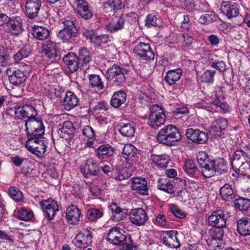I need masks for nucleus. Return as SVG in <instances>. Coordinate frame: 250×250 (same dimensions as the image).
Listing matches in <instances>:
<instances>
[{
	"label": "nucleus",
	"mask_w": 250,
	"mask_h": 250,
	"mask_svg": "<svg viewBox=\"0 0 250 250\" xmlns=\"http://www.w3.org/2000/svg\"><path fill=\"white\" fill-rule=\"evenodd\" d=\"M197 161L202 168L203 175L207 178L213 176L217 172L220 174L228 172L227 161L223 158L213 160L209 158L205 152H200L197 156Z\"/></svg>",
	"instance_id": "1"
},
{
	"label": "nucleus",
	"mask_w": 250,
	"mask_h": 250,
	"mask_svg": "<svg viewBox=\"0 0 250 250\" xmlns=\"http://www.w3.org/2000/svg\"><path fill=\"white\" fill-rule=\"evenodd\" d=\"M157 140L161 144L167 146H173L181 141V136L178 128L169 125L162 128L158 133Z\"/></svg>",
	"instance_id": "2"
},
{
	"label": "nucleus",
	"mask_w": 250,
	"mask_h": 250,
	"mask_svg": "<svg viewBox=\"0 0 250 250\" xmlns=\"http://www.w3.org/2000/svg\"><path fill=\"white\" fill-rule=\"evenodd\" d=\"M130 67L128 65L114 64L109 67L105 72V76L108 80H112L116 86L123 85L128 76Z\"/></svg>",
	"instance_id": "3"
},
{
	"label": "nucleus",
	"mask_w": 250,
	"mask_h": 250,
	"mask_svg": "<svg viewBox=\"0 0 250 250\" xmlns=\"http://www.w3.org/2000/svg\"><path fill=\"white\" fill-rule=\"evenodd\" d=\"M63 24V28L58 32L57 36L63 42L72 43L78 36V29L72 21L65 20Z\"/></svg>",
	"instance_id": "4"
},
{
	"label": "nucleus",
	"mask_w": 250,
	"mask_h": 250,
	"mask_svg": "<svg viewBox=\"0 0 250 250\" xmlns=\"http://www.w3.org/2000/svg\"><path fill=\"white\" fill-rule=\"evenodd\" d=\"M25 131L28 139L42 137L45 127L41 120L34 119H27L25 121Z\"/></svg>",
	"instance_id": "5"
},
{
	"label": "nucleus",
	"mask_w": 250,
	"mask_h": 250,
	"mask_svg": "<svg viewBox=\"0 0 250 250\" xmlns=\"http://www.w3.org/2000/svg\"><path fill=\"white\" fill-rule=\"evenodd\" d=\"M165 122V115L163 108L157 104L152 105L149 108V114L147 124L154 129H157Z\"/></svg>",
	"instance_id": "6"
},
{
	"label": "nucleus",
	"mask_w": 250,
	"mask_h": 250,
	"mask_svg": "<svg viewBox=\"0 0 250 250\" xmlns=\"http://www.w3.org/2000/svg\"><path fill=\"white\" fill-rule=\"evenodd\" d=\"M43 137L29 138L25 143L27 150L39 158H43L46 151L45 140Z\"/></svg>",
	"instance_id": "7"
},
{
	"label": "nucleus",
	"mask_w": 250,
	"mask_h": 250,
	"mask_svg": "<svg viewBox=\"0 0 250 250\" xmlns=\"http://www.w3.org/2000/svg\"><path fill=\"white\" fill-rule=\"evenodd\" d=\"M127 238L125 231L118 227H114L108 231L106 239L113 246H121Z\"/></svg>",
	"instance_id": "8"
},
{
	"label": "nucleus",
	"mask_w": 250,
	"mask_h": 250,
	"mask_svg": "<svg viewBox=\"0 0 250 250\" xmlns=\"http://www.w3.org/2000/svg\"><path fill=\"white\" fill-rule=\"evenodd\" d=\"M133 52L142 60H154L155 58V54L149 43L140 42L135 46Z\"/></svg>",
	"instance_id": "9"
},
{
	"label": "nucleus",
	"mask_w": 250,
	"mask_h": 250,
	"mask_svg": "<svg viewBox=\"0 0 250 250\" xmlns=\"http://www.w3.org/2000/svg\"><path fill=\"white\" fill-rule=\"evenodd\" d=\"M92 239L90 229H83L76 235L73 243L78 248H86L91 244Z\"/></svg>",
	"instance_id": "10"
},
{
	"label": "nucleus",
	"mask_w": 250,
	"mask_h": 250,
	"mask_svg": "<svg viewBox=\"0 0 250 250\" xmlns=\"http://www.w3.org/2000/svg\"><path fill=\"white\" fill-rule=\"evenodd\" d=\"M40 205L43 210L44 216L49 220H53L56 212L59 211V206L57 202L52 198L41 201Z\"/></svg>",
	"instance_id": "11"
},
{
	"label": "nucleus",
	"mask_w": 250,
	"mask_h": 250,
	"mask_svg": "<svg viewBox=\"0 0 250 250\" xmlns=\"http://www.w3.org/2000/svg\"><path fill=\"white\" fill-rule=\"evenodd\" d=\"M186 135L189 140L197 144H203L208 140V135L199 129L189 128L186 130Z\"/></svg>",
	"instance_id": "12"
},
{
	"label": "nucleus",
	"mask_w": 250,
	"mask_h": 250,
	"mask_svg": "<svg viewBox=\"0 0 250 250\" xmlns=\"http://www.w3.org/2000/svg\"><path fill=\"white\" fill-rule=\"evenodd\" d=\"M41 0H26L25 3V15L30 19L38 17L42 6Z\"/></svg>",
	"instance_id": "13"
},
{
	"label": "nucleus",
	"mask_w": 250,
	"mask_h": 250,
	"mask_svg": "<svg viewBox=\"0 0 250 250\" xmlns=\"http://www.w3.org/2000/svg\"><path fill=\"white\" fill-rule=\"evenodd\" d=\"M129 220L132 224L137 226H141L145 225L148 220V216L145 209L136 208L130 211Z\"/></svg>",
	"instance_id": "14"
},
{
	"label": "nucleus",
	"mask_w": 250,
	"mask_h": 250,
	"mask_svg": "<svg viewBox=\"0 0 250 250\" xmlns=\"http://www.w3.org/2000/svg\"><path fill=\"white\" fill-rule=\"evenodd\" d=\"M227 218L221 211H213L208 218L210 226L217 229H223L226 226Z\"/></svg>",
	"instance_id": "15"
},
{
	"label": "nucleus",
	"mask_w": 250,
	"mask_h": 250,
	"mask_svg": "<svg viewBox=\"0 0 250 250\" xmlns=\"http://www.w3.org/2000/svg\"><path fill=\"white\" fill-rule=\"evenodd\" d=\"M221 9L229 19L235 18L239 14V5L232 1H223L221 3Z\"/></svg>",
	"instance_id": "16"
},
{
	"label": "nucleus",
	"mask_w": 250,
	"mask_h": 250,
	"mask_svg": "<svg viewBox=\"0 0 250 250\" xmlns=\"http://www.w3.org/2000/svg\"><path fill=\"white\" fill-rule=\"evenodd\" d=\"M16 116L19 119L27 118L28 119H34L37 115V110L30 104H25L22 106H18L15 111Z\"/></svg>",
	"instance_id": "17"
},
{
	"label": "nucleus",
	"mask_w": 250,
	"mask_h": 250,
	"mask_svg": "<svg viewBox=\"0 0 250 250\" xmlns=\"http://www.w3.org/2000/svg\"><path fill=\"white\" fill-rule=\"evenodd\" d=\"M64 66L71 73L77 71L80 68V62L77 56L73 52H69L62 58Z\"/></svg>",
	"instance_id": "18"
},
{
	"label": "nucleus",
	"mask_w": 250,
	"mask_h": 250,
	"mask_svg": "<svg viewBox=\"0 0 250 250\" xmlns=\"http://www.w3.org/2000/svg\"><path fill=\"white\" fill-rule=\"evenodd\" d=\"M176 230H172L165 232L162 235V242L168 248H178L180 243L178 239Z\"/></svg>",
	"instance_id": "19"
},
{
	"label": "nucleus",
	"mask_w": 250,
	"mask_h": 250,
	"mask_svg": "<svg viewBox=\"0 0 250 250\" xmlns=\"http://www.w3.org/2000/svg\"><path fill=\"white\" fill-rule=\"evenodd\" d=\"M131 189L142 195H148L147 182L145 178L133 177L131 179Z\"/></svg>",
	"instance_id": "20"
},
{
	"label": "nucleus",
	"mask_w": 250,
	"mask_h": 250,
	"mask_svg": "<svg viewBox=\"0 0 250 250\" xmlns=\"http://www.w3.org/2000/svg\"><path fill=\"white\" fill-rule=\"evenodd\" d=\"M6 74L8 76L10 83L14 85H21L26 80L24 73L19 69L8 68L6 70Z\"/></svg>",
	"instance_id": "21"
},
{
	"label": "nucleus",
	"mask_w": 250,
	"mask_h": 250,
	"mask_svg": "<svg viewBox=\"0 0 250 250\" xmlns=\"http://www.w3.org/2000/svg\"><path fill=\"white\" fill-rule=\"evenodd\" d=\"M100 168L98 163L93 158H89L85 161V165L82 169V172L85 178L90 176L98 175Z\"/></svg>",
	"instance_id": "22"
},
{
	"label": "nucleus",
	"mask_w": 250,
	"mask_h": 250,
	"mask_svg": "<svg viewBox=\"0 0 250 250\" xmlns=\"http://www.w3.org/2000/svg\"><path fill=\"white\" fill-rule=\"evenodd\" d=\"M42 53L47 58L54 60L58 57L57 43L48 41L42 47Z\"/></svg>",
	"instance_id": "23"
},
{
	"label": "nucleus",
	"mask_w": 250,
	"mask_h": 250,
	"mask_svg": "<svg viewBox=\"0 0 250 250\" xmlns=\"http://www.w3.org/2000/svg\"><path fill=\"white\" fill-rule=\"evenodd\" d=\"M74 133L73 125L70 121L64 122L62 126L58 131L60 137L66 140L72 139L74 137Z\"/></svg>",
	"instance_id": "24"
},
{
	"label": "nucleus",
	"mask_w": 250,
	"mask_h": 250,
	"mask_svg": "<svg viewBox=\"0 0 250 250\" xmlns=\"http://www.w3.org/2000/svg\"><path fill=\"white\" fill-rule=\"evenodd\" d=\"M76 10L81 17L85 20L92 18L93 13L89 9L88 3L84 0H76L75 1Z\"/></svg>",
	"instance_id": "25"
},
{
	"label": "nucleus",
	"mask_w": 250,
	"mask_h": 250,
	"mask_svg": "<svg viewBox=\"0 0 250 250\" xmlns=\"http://www.w3.org/2000/svg\"><path fill=\"white\" fill-rule=\"evenodd\" d=\"M81 66L83 70L89 68V63L92 60V54L86 48L83 47L79 50L77 56Z\"/></svg>",
	"instance_id": "26"
},
{
	"label": "nucleus",
	"mask_w": 250,
	"mask_h": 250,
	"mask_svg": "<svg viewBox=\"0 0 250 250\" xmlns=\"http://www.w3.org/2000/svg\"><path fill=\"white\" fill-rule=\"evenodd\" d=\"M228 125L229 123L227 119L220 118L212 122L210 132L214 133L215 135L221 136L223 131L227 128Z\"/></svg>",
	"instance_id": "27"
},
{
	"label": "nucleus",
	"mask_w": 250,
	"mask_h": 250,
	"mask_svg": "<svg viewBox=\"0 0 250 250\" xmlns=\"http://www.w3.org/2000/svg\"><path fill=\"white\" fill-rule=\"evenodd\" d=\"M78 102L79 99L77 95L74 93L68 91L65 93L62 104L65 109L69 111L76 107Z\"/></svg>",
	"instance_id": "28"
},
{
	"label": "nucleus",
	"mask_w": 250,
	"mask_h": 250,
	"mask_svg": "<svg viewBox=\"0 0 250 250\" xmlns=\"http://www.w3.org/2000/svg\"><path fill=\"white\" fill-rule=\"evenodd\" d=\"M220 194L224 200L230 201L236 198V192L231 185L227 183L220 188Z\"/></svg>",
	"instance_id": "29"
},
{
	"label": "nucleus",
	"mask_w": 250,
	"mask_h": 250,
	"mask_svg": "<svg viewBox=\"0 0 250 250\" xmlns=\"http://www.w3.org/2000/svg\"><path fill=\"white\" fill-rule=\"evenodd\" d=\"M80 210L75 206H69L66 209V217L71 224H77L80 221Z\"/></svg>",
	"instance_id": "30"
},
{
	"label": "nucleus",
	"mask_w": 250,
	"mask_h": 250,
	"mask_svg": "<svg viewBox=\"0 0 250 250\" xmlns=\"http://www.w3.org/2000/svg\"><path fill=\"white\" fill-rule=\"evenodd\" d=\"M182 73L180 68L168 70L164 77V81L169 85H174L179 80Z\"/></svg>",
	"instance_id": "31"
},
{
	"label": "nucleus",
	"mask_w": 250,
	"mask_h": 250,
	"mask_svg": "<svg viewBox=\"0 0 250 250\" xmlns=\"http://www.w3.org/2000/svg\"><path fill=\"white\" fill-rule=\"evenodd\" d=\"M7 26L10 31L15 35H19L22 31V20L20 17H15L10 19Z\"/></svg>",
	"instance_id": "32"
},
{
	"label": "nucleus",
	"mask_w": 250,
	"mask_h": 250,
	"mask_svg": "<svg viewBox=\"0 0 250 250\" xmlns=\"http://www.w3.org/2000/svg\"><path fill=\"white\" fill-rule=\"evenodd\" d=\"M246 162L245 152L242 150H237L233 154L231 158L232 167L235 171L238 168L241 167V166Z\"/></svg>",
	"instance_id": "33"
},
{
	"label": "nucleus",
	"mask_w": 250,
	"mask_h": 250,
	"mask_svg": "<svg viewBox=\"0 0 250 250\" xmlns=\"http://www.w3.org/2000/svg\"><path fill=\"white\" fill-rule=\"evenodd\" d=\"M237 229L244 236L250 235V218H243L237 221Z\"/></svg>",
	"instance_id": "34"
},
{
	"label": "nucleus",
	"mask_w": 250,
	"mask_h": 250,
	"mask_svg": "<svg viewBox=\"0 0 250 250\" xmlns=\"http://www.w3.org/2000/svg\"><path fill=\"white\" fill-rule=\"evenodd\" d=\"M125 21V17L123 15H122L117 20L106 25V30L111 33L116 32L124 28Z\"/></svg>",
	"instance_id": "35"
},
{
	"label": "nucleus",
	"mask_w": 250,
	"mask_h": 250,
	"mask_svg": "<svg viewBox=\"0 0 250 250\" xmlns=\"http://www.w3.org/2000/svg\"><path fill=\"white\" fill-rule=\"evenodd\" d=\"M115 153L113 147L108 144L100 146L97 150L96 156L99 159L111 157Z\"/></svg>",
	"instance_id": "36"
},
{
	"label": "nucleus",
	"mask_w": 250,
	"mask_h": 250,
	"mask_svg": "<svg viewBox=\"0 0 250 250\" xmlns=\"http://www.w3.org/2000/svg\"><path fill=\"white\" fill-rule=\"evenodd\" d=\"M32 35L38 40L47 39L50 35V31L43 26H34L32 30Z\"/></svg>",
	"instance_id": "37"
},
{
	"label": "nucleus",
	"mask_w": 250,
	"mask_h": 250,
	"mask_svg": "<svg viewBox=\"0 0 250 250\" xmlns=\"http://www.w3.org/2000/svg\"><path fill=\"white\" fill-rule=\"evenodd\" d=\"M126 99L125 93L122 91H117L113 95L110 104L113 107L118 108L125 102Z\"/></svg>",
	"instance_id": "38"
},
{
	"label": "nucleus",
	"mask_w": 250,
	"mask_h": 250,
	"mask_svg": "<svg viewBox=\"0 0 250 250\" xmlns=\"http://www.w3.org/2000/svg\"><path fill=\"white\" fill-rule=\"evenodd\" d=\"M89 85L91 87L95 88L100 91L104 89V82L100 76L97 74H90L88 76Z\"/></svg>",
	"instance_id": "39"
},
{
	"label": "nucleus",
	"mask_w": 250,
	"mask_h": 250,
	"mask_svg": "<svg viewBox=\"0 0 250 250\" xmlns=\"http://www.w3.org/2000/svg\"><path fill=\"white\" fill-rule=\"evenodd\" d=\"M104 8L107 12L115 13L122 9L121 0H108L104 4Z\"/></svg>",
	"instance_id": "40"
},
{
	"label": "nucleus",
	"mask_w": 250,
	"mask_h": 250,
	"mask_svg": "<svg viewBox=\"0 0 250 250\" xmlns=\"http://www.w3.org/2000/svg\"><path fill=\"white\" fill-rule=\"evenodd\" d=\"M118 131L125 137H132L135 133V128L132 124L121 123L119 125Z\"/></svg>",
	"instance_id": "41"
},
{
	"label": "nucleus",
	"mask_w": 250,
	"mask_h": 250,
	"mask_svg": "<svg viewBox=\"0 0 250 250\" xmlns=\"http://www.w3.org/2000/svg\"><path fill=\"white\" fill-rule=\"evenodd\" d=\"M122 154L126 160L132 161L137 154V149L130 144H126L124 146Z\"/></svg>",
	"instance_id": "42"
},
{
	"label": "nucleus",
	"mask_w": 250,
	"mask_h": 250,
	"mask_svg": "<svg viewBox=\"0 0 250 250\" xmlns=\"http://www.w3.org/2000/svg\"><path fill=\"white\" fill-rule=\"evenodd\" d=\"M157 188L168 193L174 192L173 185L166 179L160 178L158 180L157 185Z\"/></svg>",
	"instance_id": "43"
},
{
	"label": "nucleus",
	"mask_w": 250,
	"mask_h": 250,
	"mask_svg": "<svg viewBox=\"0 0 250 250\" xmlns=\"http://www.w3.org/2000/svg\"><path fill=\"white\" fill-rule=\"evenodd\" d=\"M153 162L160 168H166L169 161V157L167 155H152Z\"/></svg>",
	"instance_id": "44"
},
{
	"label": "nucleus",
	"mask_w": 250,
	"mask_h": 250,
	"mask_svg": "<svg viewBox=\"0 0 250 250\" xmlns=\"http://www.w3.org/2000/svg\"><path fill=\"white\" fill-rule=\"evenodd\" d=\"M210 105L212 110L217 112H226L229 109V105L227 103L221 102L218 99L210 102Z\"/></svg>",
	"instance_id": "45"
},
{
	"label": "nucleus",
	"mask_w": 250,
	"mask_h": 250,
	"mask_svg": "<svg viewBox=\"0 0 250 250\" xmlns=\"http://www.w3.org/2000/svg\"><path fill=\"white\" fill-rule=\"evenodd\" d=\"M177 42H183V45L185 47H188L192 44L193 39L188 33H179L177 34Z\"/></svg>",
	"instance_id": "46"
},
{
	"label": "nucleus",
	"mask_w": 250,
	"mask_h": 250,
	"mask_svg": "<svg viewBox=\"0 0 250 250\" xmlns=\"http://www.w3.org/2000/svg\"><path fill=\"white\" fill-rule=\"evenodd\" d=\"M184 169L185 172L190 177H195L198 168L192 160H188L185 162Z\"/></svg>",
	"instance_id": "47"
},
{
	"label": "nucleus",
	"mask_w": 250,
	"mask_h": 250,
	"mask_svg": "<svg viewBox=\"0 0 250 250\" xmlns=\"http://www.w3.org/2000/svg\"><path fill=\"white\" fill-rule=\"evenodd\" d=\"M235 207L241 211H246L250 207V200L240 197L234 201Z\"/></svg>",
	"instance_id": "48"
},
{
	"label": "nucleus",
	"mask_w": 250,
	"mask_h": 250,
	"mask_svg": "<svg viewBox=\"0 0 250 250\" xmlns=\"http://www.w3.org/2000/svg\"><path fill=\"white\" fill-rule=\"evenodd\" d=\"M34 214L31 210L22 208L17 212V218L24 221H30L33 217Z\"/></svg>",
	"instance_id": "49"
},
{
	"label": "nucleus",
	"mask_w": 250,
	"mask_h": 250,
	"mask_svg": "<svg viewBox=\"0 0 250 250\" xmlns=\"http://www.w3.org/2000/svg\"><path fill=\"white\" fill-rule=\"evenodd\" d=\"M217 20V16L214 13L209 12L205 13L201 15L198 20V21L202 24H210Z\"/></svg>",
	"instance_id": "50"
},
{
	"label": "nucleus",
	"mask_w": 250,
	"mask_h": 250,
	"mask_svg": "<svg viewBox=\"0 0 250 250\" xmlns=\"http://www.w3.org/2000/svg\"><path fill=\"white\" fill-rule=\"evenodd\" d=\"M9 195L16 202H20L22 199V194L17 187L11 186L9 188Z\"/></svg>",
	"instance_id": "51"
},
{
	"label": "nucleus",
	"mask_w": 250,
	"mask_h": 250,
	"mask_svg": "<svg viewBox=\"0 0 250 250\" xmlns=\"http://www.w3.org/2000/svg\"><path fill=\"white\" fill-rule=\"evenodd\" d=\"M103 212L97 208H90L87 211V216L90 221H95L102 217Z\"/></svg>",
	"instance_id": "52"
},
{
	"label": "nucleus",
	"mask_w": 250,
	"mask_h": 250,
	"mask_svg": "<svg viewBox=\"0 0 250 250\" xmlns=\"http://www.w3.org/2000/svg\"><path fill=\"white\" fill-rule=\"evenodd\" d=\"M30 52L29 49L26 46L21 48L16 54L13 55V59L15 62H19L22 59L27 57Z\"/></svg>",
	"instance_id": "53"
},
{
	"label": "nucleus",
	"mask_w": 250,
	"mask_h": 250,
	"mask_svg": "<svg viewBox=\"0 0 250 250\" xmlns=\"http://www.w3.org/2000/svg\"><path fill=\"white\" fill-rule=\"evenodd\" d=\"M207 242L208 247L212 250H218L224 247L223 240L219 241L212 238H209L207 240Z\"/></svg>",
	"instance_id": "54"
},
{
	"label": "nucleus",
	"mask_w": 250,
	"mask_h": 250,
	"mask_svg": "<svg viewBox=\"0 0 250 250\" xmlns=\"http://www.w3.org/2000/svg\"><path fill=\"white\" fill-rule=\"evenodd\" d=\"M215 72V70H206L201 76L202 82L205 83H212Z\"/></svg>",
	"instance_id": "55"
},
{
	"label": "nucleus",
	"mask_w": 250,
	"mask_h": 250,
	"mask_svg": "<svg viewBox=\"0 0 250 250\" xmlns=\"http://www.w3.org/2000/svg\"><path fill=\"white\" fill-rule=\"evenodd\" d=\"M160 20L155 15L152 14L148 15L145 20V25L147 27L151 26H158L160 24Z\"/></svg>",
	"instance_id": "56"
},
{
	"label": "nucleus",
	"mask_w": 250,
	"mask_h": 250,
	"mask_svg": "<svg viewBox=\"0 0 250 250\" xmlns=\"http://www.w3.org/2000/svg\"><path fill=\"white\" fill-rule=\"evenodd\" d=\"M235 172L238 174L250 178V162H245L244 164L235 170Z\"/></svg>",
	"instance_id": "57"
},
{
	"label": "nucleus",
	"mask_w": 250,
	"mask_h": 250,
	"mask_svg": "<svg viewBox=\"0 0 250 250\" xmlns=\"http://www.w3.org/2000/svg\"><path fill=\"white\" fill-rule=\"evenodd\" d=\"M102 171L104 173L110 178H114L118 180H121L123 178H121L120 176H117V171H114V169L108 166H104L102 168Z\"/></svg>",
	"instance_id": "58"
},
{
	"label": "nucleus",
	"mask_w": 250,
	"mask_h": 250,
	"mask_svg": "<svg viewBox=\"0 0 250 250\" xmlns=\"http://www.w3.org/2000/svg\"><path fill=\"white\" fill-rule=\"evenodd\" d=\"M110 210L116 214H121L122 217H125L126 214L124 209L119 207L116 203H112L109 206Z\"/></svg>",
	"instance_id": "59"
},
{
	"label": "nucleus",
	"mask_w": 250,
	"mask_h": 250,
	"mask_svg": "<svg viewBox=\"0 0 250 250\" xmlns=\"http://www.w3.org/2000/svg\"><path fill=\"white\" fill-rule=\"evenodd\" d=\"M223 229L215 228L212 230L210 233V238L216 239L217 240H223V237H224V230Z\"/></svg>",
	"instance_id": "60"
},
{
	"label": "nucleus",
	"mask_w": 250,
	"mask_h": 250,
	"mask_svg": "<svg viewBox=\"0 0 250 250\" xmlns=\"http://www.w3.org/2000/svg\"><path fill=\"white\" fill-rule=\"evenodd\" d=\"M210 66L216 68L220 72H224L227 69L226 63L223 61L212 62L210 63Z\"/></svg>",
	"instance_id": "61"
},
{
	"label": "nucleus",
	"mask_w": 250,
	"mask_h": 250,
	"mask_svg": "<svg viewBox=\"0 0 250 250\" xmlns=\"http://www.w3.org/2000/svg\"><path fill=\"white\" fill-rule=\"evenodd\" d=\"M83 135L89 139L95 138V132L93 129L89 125L84 126L82 129Z\"/></svg>",
	"instance_id": "62"
},
{
	"label": "nucleus",
	"mask_w": 250,
	"mask_h": 250,
	"mask_svg": "<svg viewBox=\"0 0 250 250\" xmlns=\"http://www.w3.org/2000/svg\"><path fill=\"white\" fill-rule=\"evenodd\" d=\"M171 211L176 217L180 219H183L186 217V213L175 205H172L171 207Z\"/></svg>",
	"instance_id": "63"
},
{
	"label": "nucleus",
	"mask_w": 250,
	"mask_h": 250,
	"mask_svg": "<svg viewBox=\"0 0 250 250\" xmlns=\"http://www.w3.org/2000/svg\"><path fill=\"white\" fill-rule=\"evenodd\" d=\"M122 246L121 250H135V247L132 244V241L131 237H129L128 240L127 239L125 241L122 243Z\"/></svg>",
	"instance_id": "64"
}]
</instances>
